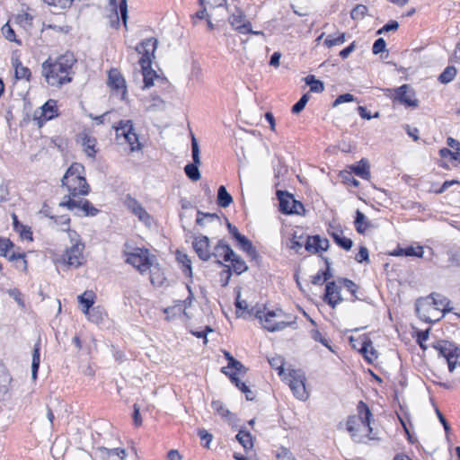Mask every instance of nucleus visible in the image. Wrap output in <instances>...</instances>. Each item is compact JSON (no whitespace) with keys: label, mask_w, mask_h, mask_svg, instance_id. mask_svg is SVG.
<instances>
[{"label":"nucleus","mask_w":460,"mask_h":460,"mask_svg":"<svg viewBox=\"0 0 460 460\" xmlns=\"http://www.w3.org/2000/svg\"><path fill=\"white\" fill-rule=\"evenodd\" d=\"M76 59L73 53L66 52L57 60L51 62L50 58L42 64V75L51 86H61L72 81L73 66Z\"/></svg>","instance_id":"1"},{"label":"nucleus","mask_w":460,"mask_h":460,"mask_svg":"<svg viewBox=\"0 0 460 460\" xmlns=\"http://www.w3.org/2000/svg\"><path fill=\"white\" fill-rule=\"evenodd\" d=\"M84 167L78 163H74L66 170L61 180L62 187L66 188L68 192V195L64 197V200L85 196L89 193L90 186L84 176Z\"/></svg>","instance_id":"2"},{"label":"nucleus","mask_w":460,"mask_h":460,"mask_svg":"<svg viewBox=\"0 0 460 460\" xmlns=\"http://www.w3.org/2000/svg\"><path fill=\"white\" fill-rule=\"evenodd\" d=\"M358 415H351L348 418L346 425L353 441L362 443L372 432L370 426L372 413L367 405L361 401L358 405Z\"/></svg>","instance_id":"3"},{"label":"nucleus","mask_w":460,"mask_h":460,"mask_svg":"<svg viewBox=\"0 0 460 460\" xmlns=\"http://www.w3.org/2000/svg\"><path fill=\"white\" fill-rule=\"evenodd\" d=\"M262 327L270 332H279L295 323L294 320H286V314L281 309L267 311L258 309L254 313Z\"/></svg>","instance_id":"4"},{"label":"nucleus","mask_w":460,"mask_h":460,"mask_svg":"<svg viewBox=\"0 0 460 460\" xmlns=\"http://www.w3.org/2000/svg\"><path fill=\"white\" fill-rule=\"evenodd\" d=\"M68 237L71 245L66 250L62 260L66 265L78 268L84 262L83 251L84 244L81 242L80 236L75 231L68 230Z\"/></svg>","instance_id":"5"},{"label":"nucleus","mask_w":460,"mask_h":460,"mask_svg":"<svg viewBox=\"0 0 460 460\" xmlns=\"http://www.w3.org/2000/svg\"><path fill=\"white\" fill-rule=\"evenodd\" d=\"M115 130L117 139L120 142V144H128L132 152L140 149L138 136L135 132L132 120H120L118 126L115 127Z\"/></svg>","instance_id":"6"},{"label":"nucleus","mask_w":460,"mask_h":460,"mask_svg":"<svg viewBox=\"0 0 460 460\" xmlns=\"http://www.w3.org/2000/svg\"><path fill=\"white\" fill-rule=\"evenodd\" d=\"M154 260L155 256H152L148 250L136 248L132 252L128 253L126 261L144 274L151 269Z\"/></svg>","instance_id":"7"},{"label":"nucleus","mask_w":460,"mask_h":460,"mask_svg":"<svg viewBox=\"0 0 460 460\" xmlns=\"http://www.w3.org/2000/svg\"><path fill=\"white\" fill-rule=\"evenodd\" d=\"M388 91L393 93L390 97L394 102H399L407 107L416 108L418 106L419 102L415 97V92L409 84Z\"/></svg>","instance_id":"8"},{"label":"nucleus","mask_w":460,"mask_h":460,"mask_svg":"<svg viewBox=\"0 0 460 460\" xmlns=\"http://www.w3.org/2000/svg\"><path fill=\"white\" fill-rule=\"evenodd\" d=\"M157 44L158 41L156 39L148 38L136 47L137 52L141 55L139 59L141 68L149 67L151 66L152 58L155 57Z\"/></svg>","instance_id":"9"},{"label":"nucleus","mask_w":460,"mask_h":460,"mask_svg":"<svg viewBox=\"0 0 460 460\" xmlns=\"http://www.w3.org/2000/svg\"><path fill=\"white\" fill-rule=\"evenodd\" d=\"M305 377L303 373L292 370L289 373L288 385L296 398L305 401L308 398L305 385Z\"/></svg>","instance_id":"10"},{"label":"nucleus","mask_w":460,"mask_h":460,"mask_svg":"<svg viewBox=\"0 0 460 460\" xmlns=\"http://www.w3.org/2000/svg\"><path fill=\"white\" fill-rule=\"evenodd\" d=\"M416 311L420 319L430 323L438 321L445 314L440 311V307H433L429 302V298L422 302H418Z\"/></svg>","instance_id":"11"},{"label":"nucleus","mask_w":460,"mask_h":460,"mask_svg":"<svg viewBox=\"0 0 460 460\" xmlns=\"http://www.w3.org/2000/svg\"><path fill=\"white\" fill-rule=\"evenodd\" d=\"M107 84L114 93L119 95L121 100L125 99L127 94L126 81L118 69L113 68L109 71Z\"/></svg>","instance_id":"12"},{"label":"nucleus","mask_w":460,"mask_h":460,"mask_svg":"<svg viewBox=\"0 0 460 460\" xmlns=\"http://www.w3.org/2000/svg\"><path fill=\"white\" fill-rule=\"evenodd\" d=\"M60 206L66 207L70 210L78 209L84 216H95L98 209L95 208L87 199H68L60 202Z\"/></svg>","instance_id":"13"},{"label":"nucleus","mask_w":460,"mask_h":460,"mask_svg":"<svg viewBox=\"0 0 460 460\" xmlns=\"http://www.w3.org/2000/svg\"><path fill=\"white\" fill-rule=\"evenodd\" d=\"M438 349L439 354L447 360L449 371H454L459 357L458 348L450 342L443 341Z\"/></svg>","instance_id":"14"},{"label":"nucleus","mask_w":460,"mask_h":460,"mask_svg":"<svg viewBox=\"0 0 460 460\" xmlns=\"http://www.w3.org/2000/svg\"><path fill=\"white\" fill-rule=\"evenodd\" d=\"M231 26L239 33L247 34V31H252V24L246 20L244 13L237 9L228 18Z\"/></svg>","instance_id":"15"},{"label":"nucleus","mask_w":460,"mask_h":460,"mask_svg":"<svg viewBox=\"0 0 460 460\" xmlns=\"http://www.w3.org/2000/svg\"><path fill=\"white\" fill-rule=\"evenodd\" d=\"M192 246L200 260L208 261L211 258L212 254L209 250V239L208 236H196L192 242Z\"/></svg>","instance_id":"16"},{"label":"nucleus","mask_w":460,"mask_h":460,"mask_svg":"<svg viewBox=\"0 0 460 460\" xmlns=\"http://www.w3.org/2000/svg\"><path fill=\"white\" fill-rule=\"evenodd\" d=\"M341 300V288L334 281L328 282L325 288L324 301L334 308Z\"/></svg>","instance_id":"17"},{"label":"nucleus","mask_w":460,"mask_h":460,"mask_svg":"<svg viewBox=\"0 0 460 460\" xmlns=\"http://www.w3.org/2000/svg\"><path fill=\"white\" fill-rule=\"evenodd\" d=\"M328 233L333 238L334 242L342 249L349 251L353 246L352 240L343 236V232L340 228L330 226Z\"/></svg>","instance_id":"18"},{"label":"nucleus","mask_w":460,"mask_h":460,"mask_svg":"<svg viewBox=\"0 0 460 460\" xmlns=\"http://www.w3.org/2000/svg\"><path fill=\"white\" fill-rule=\"evenodd\" d=\"M196 223L201 227H207L209 225L221 226V219L215 213H204L200 210L197 213Z\"/></svg>","instance_id":"19"},{"label":"nucleus","mask_w":460,"mask_h":460,"mask_svg":"<svg viewBox=\"0 0 460 460\" xmlns=\"http://www.w3.org/2000/svg\"><path fill=\"white\" fill-rule=\"evenodd\" d=\"M234 251L231 247L226 243L223 240H219L217 244L214 248V252H211L212 256L216 258H223L224 261H229L234 256Z\"/></svg>","instance_id":"20"},{"label":"nucleus","mask_w":460,"mask_h":460,"mask_svg":"<svg viewBox=\"0 0 460 460\" xmlns=\"http://www.w3.org/2000/svg\"><path fill=\"white\" fill-rule=\"evenodd\" d=\"M100 453L102 460H125L127 456L122 448H100Z\"/></svg>","instance_id":"21"},{"label":"nucleus","mask_w":460,"mask_h":460,"mask_svg":"<svg viewBox=\"0 0 460 460\" xmlns=\"http://www.w3.org/2000/svg\"><path fill=\"white\" fill-rule=\"evenodd\" d=\"M94 294L93 291H84L78 296V303L82 305V312L86 315L93 308L94 304Z\"/></svg>","instance_id":"22"},{"label":"nucleus","mask_w":460,"mask_h":460,"mask_svg":"<svg viewBox=\"0 0 460 460\" xmlns=\"http://www.w3.org/2000/svg\"><path fill=\"white\" fill-rule=\"evenodd\" d=\"M277 195L279 200L280 211L285 214H290V211H292L291 204L293 202V196L282 190H278Z\"/></svg>","instance_id":"23"},{"label":"nucleus","mask_w":460,"mask_h":460,"mask_svg":"<svg viewBox=\"0 0 460 460\" xmlns=\"http://www.w3.org/2000/svg\"><path fill=\"white\" fill-rule=\"evenodd\" d=\"M358 351L364 355L368 362H373L377 358L376 350L373 348L372 341L367 338H364Z\"/></svg>","instance_id":"24"},{"label":"nucleus","mask_w":460,"mask_h":460,"mask_svg":"<svg viewBox=\"0 0 460 460\" xmlns=\"http://www.w3.org/2000/svg\"><path fill=\"white\" fill-rule=\"evenodd\" d=\"M40 110V116H42L46 120L51 119L58 116L57 102L54 100L50 99L46 102Z\"/></svg>","instance_id":"25"},{"label":"nucleus","mask_w":460,"mask_h":460,"mask_svg":"<svg viewBox=\"0 0 460 460\" xmlns=\"http://www.w3.org/2000/svg\"><path fill=\"white\" fill-rule=\"evenodd\" d=\"M13 66H14V75L16 79L30 80L31 71L28 67L23 66L18 58L13 59Z\"/></svg>","instance_id":"26"},{"label":"nucleus","mask_w":460,"mask_h":460,"mask_svg":"<svg viewBox=\"0 0 460 460\" xmlns=\"http://www.w3.org/2000/svg\"><path fill=\"white\" fill-rule=\"evenodd\" d=\"M236 439L243 446L246 452L253 448V440L250 432L240 429L236 435Z\"/></svg>","instance_id":"27"},{"label":"nucleus","mask_w":460,"mask_h":460,"mask_svg":"<svg viewBox=\"0 0 460 460\" xmlns=\"http://www.w3.org/2000/svg\"><path fill=\"white\" fill-rule=\"evenodd\" d=\"M355 227L358 233L364 234L367 228L371 226V223L367 220L366 216L359 210L356 211Z\"/></svg>","instance_id":"28"},{"label":"nucleus","mask_w":460,"mask_h":460,"mask_svg":"<svg viewBox=\"0 0 460 460\" xmlns=\"http://www.w3.org/2000/svg\"><path fill=\"white\" fill-rule=\"evenodd\" d=\"M350 169L356 175L362 179L367 180L370 177L369 164L365 159L360 160L358 164L351 166Z\"/></svg>","instance_id":"29"},{"label":"nucleus","mask_w":460,"mask_h":460,"mask_svg":"<svg viewBox=\"0 0 460 460\" xmlns=\"http://www.w3.org/2000/svg\"><path fill=\"white\" fill-rule=\"evenodd\" d=\"M226 375H228L230 376V374H241L245 373L246 368L237 359L234 358H230V362L228 363L227 367H224L222 370Z\"/></svg>","instance_id":"30"},{"label":"nucleus","mask_w":460,"mask_h":460,"mask_svg":"<svg viewBox=\"0 0 460 460\" xmlns=\"http://www.w3.org/2000/svg\"><path fill=\"white\" fill-rule=\"evenodd\" d=\"M233 202L232 196L227 192L225 186H220L217 191V204L221 208H227Z\"/></svg>","instance_id":"31"},{"label":"nucleus","mask_w":460,"mask_h":460,"mask_svg":"<svg viewBox=\"0 0 460 460\" xmlns=\"http://www.w3.org/2000/svg\"><path fill=\"white\" fill-rule=\"evenodd\" d=\"M430 299L431 301L429 302L432 305V306L440 307L441 312L445 313L450 310V308L447 307L449 302L445 296L439 294H432Z\"/></svg>","instance_id":"32"},{"label":"nucleus","mask_w":460,"mask_h":460,"mask_svg":"<svg viewBox=\"0 0 460 460\" xmlns=\"http://www.w3.org/2000/svg\"><path fill=\"white\" fill-rule=\"evenodd\" d=\"M231 381L245 394V397L248 401H252L254 399L255 395L253 392L245 385L239 380L235 374H230Z\"/></svg>","instance_id":"33"},{"label":"nucleus","mask_w":460,"mask_h":460,"mask_svg":"<svg viewBox=\"0 0 460 460\" xmlns=\"http://www.w3.org/2000/svg\"><path fill=\"white\" fill-rule=\"evenodd\" d=\"M40 341L34 345L32 353V363H31V378L35 380L37 378L38 370L40 367Z\"/></svg>","instance_id":"34"},{"label":"nucleus","mask_w":460,"mask_h":460,"mask_svg":"<svg viewBox=\"0 0 460 460\" xmlns=\"http://www.w3.org/2000/svg\"><path fill=\"white\" fill-rule=\"evenodd\" d=\"M231 257L232 258L229 261L232 262L233 270L237 275H240L248 270V266L245 261L235 252H234V256Z\"/></svg>","instance_id":"35"},{"label":"nucleus","mask_w":460,"mask_h":460,"mask_svg":"<svg viewBox=\"0 0 460 460\" xmlns=\"http://www.w3.org/2000/svg\"><path fill=\"white\" fill-rule=\"evenodd\" d=\"M242 250L247 252L248 255L254 257L256 255V251L250 240H248L244 235L240 234L235 239Z\"/></svg>","instance_id":"36"},{"label":"nucleus","mask_w":460,"mask_h":460,"mask_svg":"<svg viewBox=\"0 0 460 460\" xmlns=\"http://www.w3.org/2000/svg\"><path fill=\"white\" fill-rule=\"evenodd\" d=\"M105 314L99 306L93 307L92 310L86 314L88 320L95 324H99L103 322Z\"/></svg>","instance_id":"37"},{"label":"nucleus","mask_w":460,"mask_h":460,"mask_svg":"<svg viewBox=\"0 0 460 460\" xmlns=\"http://www.w3.org/2000/svg\"><path fill=\"white\" fill-rule=\"evenodd\" d=\"M456 74L457 69L455 66H449L441 73L438 80L442 84H448L456 77Z\"/></svg>","instance_id":"38"},{"label":"nucleus","mask_w":460,"mask_h":460,"mask_svg":"<svg viewBox=\"0 0 460 460\" xmlns=\"http://www.w3.org/2000/svg\"><path fill=\"white\" fill-rule=\"evenodd\" d=\"M199 164H195L191 163V164H188L184 167V172H185L186 175L191 181H196L200 179L201 175H200V172L199 170Z\"/></svg>","instance_id":"39"},{"label":"nucleus","mask_w":460,"mask_h":460,"mask_svg":"<svg viewBox=\"0 0 460 460\" xmlns=\"http://www.w3.org/2000/svg\"><path fill=\"white\" fill-rule=\"evenodd\" d=\"M176 258H177V261L182 264L183 272L186 275L191 276V274H192L191 261H190L189 256L185 253L178 252L176 254Z\"/></svg>","instance_id":"40"},{"label":"nucleus","mask_w":460,"mask_h":460,"mask_svg":"<svg viewBox=\"0 0 460 460\" xmlns=\"http://www.w3.org/2000/svg\"><path fill=\"white\" fill-rule=\"evenodd\" d=\"M305 83L310 86V91L314 93H322L324 90L323 83L315 79L314 75H307Z\"/></svg>","instance_id":"41"},{"label":"nucleus","mask_w":460,"mask_h":460,"mask_svg":"<svg viewBox=\"0 0 460 460\" xmlns=\"http://www.w3.org/2000/svg\"><path fill=\"white\" fill-rule=\"evenodd\" d=\"M142 74L145 87H150L154 85V78L156 77V74L154 70L151 69V66L149 67L142 68Z\"/></svg>","instance_id":"42"},{"label":"nucleus","mask_w":460,"mask_h":460,"mask_svg":"<svg viewBox=\"0 0 460 460\" xmlns=\"http://www.w3.org/2000/svg\"><path fill=\"white\" fill-rule=\"evenodd\" d=\"M200 6L202 8L192 16V21H193L194 24H196L198 22V21H201L204 19L207 20L208 18H211L215 15L213 13V11H211L210 13L208 12V9L209 8L208 5H200Z\"/></svg>","instance_id":"43"},{"label":"nucleus","mask_w":460,"mask_h":460,"mask_svg":"<svg viewBox=\"0 0 460 460\" xmlns=\"http://www.w3.org/2000/svg\"><path fill=\"white\" fill-rule=\"evenodd\" d=\"M367 7L365 4H357L350 12V17L353 20L363 19L367 13Z\"/></svg>","instance_id":"44"},{"label":"nucleus","mask_w":460,"mask_h":460,"mask_svg":"<svg viewBox=\"0 0 460 460\" xmlns=\"http://www.w3.org/2000/svg\"><path fill=\"white\" fill-rule=\"evenodd\" d=\"M83 145L84 146V151H85L86 155L90 157H94V155L96 154V150H95L96 140L94 138L86 137L84 138Z\"/></svg>","instance_id":"45"},{"label":"nucleus","mask_w":460,"mask_h":460,"mask_svg":"<svg viewBox=\"0 0 460 460\" xmlns=\"http://www.w3.org/2000/svg\"><path fill=\"white\" fill-rule=\"evenodd\" d=\"M199 154H200V151H199V143H198L196 137H194V135H191V155H192V160H193L192 164L200 165L201 162H200Z\"/></svg>","instance_id":"46"},{"label":"nucleus","mask_w":460,"mask_h":460,"mask_svg":"<svg viewBox=\"0 0 460 460\" xmlns=\"http://www.w3.org/2000/svg\"><path fill=\"white\" fill-rule=\"evenodd\" d=\"M345 42V34L341 33L337 37L329 35L324 40V45L328 48H332L336 45H341Z\"/></svg>","instance_id":"47"},{"label":"nucleus","mask_w":460,"mask_h":460,"mask_svg":"<svg viewBox=\"0 0 460 460\" xmlns=\"http://www.w3.org/2000/svg\"><path fill=\"white\" fill-rule=\"evenodd\" d=\"M2 33L3 35L4 36V38L9 40V41H14L16 43H18L19 45H21V41L19 40L16 39V36H15V33H14V31L13 30V28L9 25V23H5L3 27H2Z\"/></svg>","instance_id":"48"},{"label":"nucleus","mask_w":460,"mask_h":460,"mask_svg":"<svg viewBox=\"0 0 460 460\" xmlns=\"http://www.w3.org/2000/svg\"><path fill=\"white\" fill-rule=\"evenodd\" d=\"M268 360H269V363L271 366V367L279 370V375L283 374V372H284V368H283L284 359H283L282 357L275 356V357L270 358Z\"/></svg>","instance_id":"49"},{"label":"nucleus","mask_w":460,"mask_h":460,"mask_svg":"<svg viewBox=\"0 0 460 460\" xmlns=\"http://www.w3.org/2000/svg\"><path fill=\"white\" fill-rule=\"evenodd\" d=\"M319 235L308 236L305 243V250L310 252H318Z\"/></svg>","instance_id":"50"},{"label":"nucleus","mask_w":460,"mask_h":460,"mask_svg":"<svg viewBox=\"0 0 460 460\" xmlns=\"http://www.w3.org/2000/svg\"><path fill=\"white\" fill-rule=\"evenodd\" d=\"M200 5H208L211 11L224 7L226 0H199Z\"/></svg>","instance_id":"51"},{"label":"nucleus","mask_w":460,"mask_h":460,"mask_svg":"<svg viewBox=\"0 0 460 460\" xmlns=\"http://www.w3.org/2000/svg\"><path fill=\"white\" fill-rule=\"evenodd\" d=\"M308 100H309L308 93H305L299 99V101L293 105L292 112L295 113V114H297V113L301 112L305 109Z\"/></svg>","instance_id":"52"},{"label":"nucleus","mask_w":460,"mask_h":460,"mask_svg":"<svg viewBox=\"0 0 460 460\" xmlns=\"http://www.w3.org/2000/svg\"><path fill=\"white\" fill-rule=\"evenodd\" d=\"M136 217H138V219L142 222H144L146 225H150V216L146 212V210L142 207H138L135 211L132 212Z\"/></svg>","instance_id":"53"},{"label":"nucleus","mask_w":460,"mask_h":460,"mask_svg":"<svg viewBox=\"0 0 460 460\" xmlns=\"http://www.w3.org/2000/svg\"><path fill=\"white\" fill-rule=\"evenodd\" d=\"M404 256H414L418 258H421L423 256V247L422 246H409L403 249Z\"/></svg>","instance_id":"54"},{"label":"nucleus","mask_w":460,"mask_h":460,"mask_svg":"<svg viewBox=\"0 0 460 460\" xmlns=\"http://www.w3.org/2000/svg\"><path fill=\"white\" fill-rule=\"evenodd\" d=\"M211 406L215 411H217L223 418H226L230 411L225 407V405L219 401H213Z\"/></svg>","instance_id":"55"},{"label":"nucleus","mask_w":460,"mask_h":460,"mask_svg":"<svg viewBox=\"0 0 460 460\" xmlns=\"http://www.w3.org/2000/svg\"><path fill=\"white\" fill-rule=\"evenodd\" d=\"M439 154H440V156L442 159L452 163L454 165H456V160H457L456 154L451 152L447 148L440 149Z\"/></svg>","instance_id":"56"},{"label":"nucleus","mask_w":460,"mask_h":460,"mask_svg":"<svg viewBox=\"0 0 460 460\" xmlns=\"http://www.w3.org/2000/svg\"><path fill=\"white\" fill-rule=\"evenodd\" d=\"M13 246V243L6 238H0V256L7 257L9 250Z\"/></svg>","instance_id":"57"},{"label":"nucleus","mask_w":460,"mask_h":460,"mask_svg":"<svg viewBox=\"0 0 460 460\" xmlns=\"http://www.w3.org/2000/svg\"><path fill=\"white\" fill-rule=\"evenodd\" d=\"M75 0H44L49 5L58 6L62 9L69 8Z\"/></svg>","instance_id":"58"},{"label":"nucleus","mask_w":460,"mask_h":460,"mask_svg":"<svg viewBox=\"0 0 460 460\" xmlns=\"http://www.w3.org/2000/svg\"><path fill=\"white\" fill-rule=\"evenodd\" d=\"M121 19L125 28L128 26V2L127 0H120L119 4Z\"/></svg>","instance_id":"59"},{"label":"nucleus","mask_w":460,"mask_h":460,"mask_svg":"<svg viewBox=\"0 0 460 460\" xmlns=\"http://www.w3.org/2000/svg\"><path fill=\"white\" fill-rule=\"evenodd\" d=\"M310 333L312 339H314L315 341L321 342L323 345L332 350V347L330 346L329 341L322 335L318 330H312Z\"/></svg>","instance_id":"60"},{"label":"nucleus","mask_w":460,"mask_h":460,"mask_svg":"<svg viewBox=\"0 0 460 460\" xmlns=\"http://www.w3.org/2000/svg\"><path fill=\"white\" fill-rule=\"evenodd\" d=\"M386 43L383 38L377 39L372 48V51L375 55H377L385 50Z\"/></svg>","instance_id":"61"},{"label":"nucleus","mask_w":460,"mask_h":460,"mask_svg":"<svg viewBox=\"0 0 460 460\" xmlns=\"http://www.w3.org/2000/svg\"><path fill=\"white\" fill-rule=\"evenodd\" d=\"M355 260L358 262H360V263L363 262V261L368 262L369 261V256H368V250H367V248L365 247V246H361L359 248V251H358V254L355 257Z\"/></svg>","instance_id":"62"},{"label":"nucleus","mask_w":460,"mask_h":460,"mask_svg":"<svg viewBox=\"0 0 460 460\" xmlns=\"http://www.w3.org/2000/svg\"><path fill=\"white\" fill-rule=\"evenodd\" d=\"M152 103L148 106V110L163 109L164 102L158 95H151Z\"/></svg>","instance_id":"63"},{"label":"nucleus","mask_w":460,"mask_h":460,"mask_svg":"<svg viewBox=\"0 0 460 460\" xmlns=\"http://www.w3.org/2000/svg\"><path fill=\"white\" fill-rule=\"evenodd\" d=\"M125 205L131 212L135 211L141 204L131 196L128 195L125 199Z\"/></svg>","instance_id":"64"}]
</instances>
